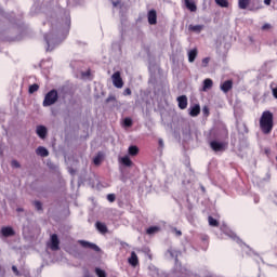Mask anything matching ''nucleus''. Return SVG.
<instances>
[{"label": "nucleus", "instance_id": "20e7f679", "mask_svg": "<svg viewBox=\"0 0 277 277\" xmlns=\"http://www.w3.org/2000/svg\"><path fill=\"white\" fill-rule=\"evenodd\" d=\"M79 246L81 248H85L87 250H94V252H101V248L96 246V243L90 242L88 240H78Z\"/></svg>", "mask_w": 277, "mask_h": 277}, {"label": "nucleus", "instance_id": "0eeeda50", "mask_svg": "<svg viewBox=\"0 0 277 277\" xmlns=\"http://www.w3.org/2000/svg\"><path fill=\"white\" fill-rule=\"evenodd\" d=\"M128 263L132 267H137V265H140V259L137 258V253H135V251L131 252V255L128 259Z\"/></svg>", "mask_w": 277, "mask_h": 277}, {"label": "nucleus", "instance_id": "c85d7f7f", "mask_svg": "<svg viewBox=\"0 0 277 277\" xmlns=\"http://www.w3.org/2000/svg\"><path fill=\"white\" fill-rule=\"evenodd\" d=\"M101 161H102L101 155L95 156L93 159L94 166H101Z\"/></svg>", "mask_w": 277, "mask_h": 277}, {"label": "nucleus", "instance_id": "9d476101", "mask_svg": "<svg viewBox=\"0 0 277 277\" xmlns=\"http://www.w3.org/2000/svg\"><path fill=\"white\" fill-rule=\"evenodd\" d=\"M36 133L41 140H44L49 133V130H47V127L44 126H37Z\"/></svg>", "mask_w": 277, "mask_h": 277}, {"label": "nucleus", "instance_id": "e433bc0d", "mask_svg": "<svg viewBox=\"0 0 277 277\" xmlns=\"http://www.w3.org/2000/svg\"><path fill=\"white\" fill-rule=\"evenodd\" d=\"M12 271L15 274V276H21V273L18 272V268L16 266H12Z\"/></svg>", "mask_w": 277, "mask_h": 277}, {"label": "nucleus", "instance_id": "5701e85b", "mask_svg": "<svg viewBox=\"0 0 277 277\" xmlns=\"http://www.w3.org/2000/svg\"><path fill=\"white\" fill-rule=\"evenodd\" d=\"M40 90V85L38 83H34L29 87L28 92L29 94H34L35 92H38Z\"/></svg>", "mask_w": 277, "mask_h": 277}, {"label": "nucleus", "instance_id": "f704fd0d", "mask_svg": "<svg viewBox=\"0 0 277 277\" xmlns=\"http://www.w3.org/2000/svg\"><path fill=\"white\" fill-rule=\"evenodd\" d=\"M132 92L129 88L123 91V96H131Z\"/></svg>", "mask_w": 277, "mask_h": 277}, {"label": "nucleus", "instance_id": "a878e982", "mask_svg": "<svg viewBox=\"0 0 277 277\" xmlns=\"http://www.w3.org/2000/svg\"><path fill=\"white\" fill-rule=\"evenodd\" d=\"M159 227L158 226H151L149 228H147L146 233L147 235H155V233H158Z\"/></svg>", "mask_w": 277, "mask_h": 277}, {"label": "nucleus", "instance_id": "ea45409f", "mask_svg": "<svg viewBox=\"0 0 277 277\" xmlns=\"http://www.w3.org/2000/svg\"><path fill=\"white\" fill-rule=\"evenodd\" d=\"M203 114H205V116H209V108L208 107H203Z\"/></svg>", "mask_w": 277, "mask_h": 277}, {"label": "nucleus", "instance_id": "412c9836", "mask_svg": "<svg viewBox=\"0 0 277 277\" xmlns=\"http://www.w3.org/2000/svg\"><path fill=\"white\" fill-rule=\"evenodd\" d=\"M189 31H195V34H200V31H202V29H205L203 25H190L188 27Z\"/></svg>", "mask_w": 277, "mask_h": 277}, {"label": "nucleus", "instance_id": "7c9ffc66", "mask_svg": "<svg viewBox=\"0 0 277 277\" xmlns=\"http://www.w3.org/2000/svg\"><path fill=\"white\" fill-rule=\"evenodd\" d=\"M209 62H211V58H209V57H205V58L202 60V66H203V68H207V66H209Z\"/></svg>", "mask_w": 277, "mask_h": 277}, {"label": "nucleus", "instance_id": "f03ea898", "mask_svg": "<svg viewBox=\"0 0 277 277\" xmlns=\"http://www.w3.org/2000/svg\"><path fill=\"white\" fill-rule=\"evenodd\" d=\"M58 98L60 95L57 94V90L52 89L45 94L42 105L43 107H51V105H55Z\"/></svg>", "mask_w": 277, "mask_h": 277}, {"label": "nucleus", "instance_id": "c9c22d12", "mask_svg": "<svg viewBox=\"0 0 277 277\" xmlns=\"http://www.w3.org/2000/svg\"><path fill=\"white\" fill-rule=\"evenodd\" d=\"M267 29H272V25H271V24H264V25L262 26V30H263V31H265V30H267Z\"/></svg>", "mask_w": 277, "mask_h": 277}, {"label": "nucleus", "instance_id": "2eb2a0df", "mask_svg": "<svg viewBox=\"0 0 277 277\" xmlns=\"http://www.w3.org/2000/svg\"><path fill=\"white\" fill-rule=\"evenodd\" d=\"M36 155L39 157H49V149L47 147L39 146L36 149Z\"/></svg>", "mask_w": 277, "mask_h": 277}, {"label": "nucleus", "instance_id": "f257e3e1", "mask_svg": "<svg viewBox=\"0 0 277 277\" xmlns=\"http://www.w3.org/2000/svg\"><path fill=\"white\" fill-rule=\"evenodd\" d=\"M260 129L264 135H269L274 131V114L272 111L265 110L262 113Z\"/></svg>", "mask_w": 277, "mask_h": 277}, {"label": "nucleus", "instance_id": "f3484780", "mask_svg": "<svg viewBox=\"0 0 277 277\" xmlns=\"http://www.w3.org/2000/svg\"><path fill=\"white\" fill-rule=\"evenodd\" d=\"M95 227L100 233H102V235H105L108 230L107 225H105V223H102L98 221L95 223Z\"/></svg>", "mask_w": 277, "mask_h": 277}, {"label": "nucleus", "instance_id": "393cba45", "mask_svg": "<svg viewBox=\"0 0 277 277\" xmlns=\"http://www.w3.org/2000/svg\"><path fill=\"white\" fill-rule=\"evenodd\" d=\"M216 5L220 8H228V0H215Z\"/></svg>", "mask_w": 277, "mask_h": 277}, {"label": "nucleus", "instance_id": "79ce46f5", "mask_svg": "<svg viewBox=\"0 0 277 277\" xmlns=\"http://www.w3.org/2000/svg\"><path fill=\"white\" fill-rule=\"evenodd\" d=\"M158 144H159V146L161 147V148H163V140H159V142H158Z\"/></svg>", "mask_w": 277, "mask_h": 277}, {"label": "nucleus", "instance_id": "423d86ee", "mask_svg": "<svg viewBox=\"0 0 277 277\" xmlns=\"http://www.w3.org/2000/svg\"><path fill=\"white\" fill-rule=\"evenodd\" d=\"M50 250L53 252H57V250H60V238L57 237V234L51 235Z\"/></svg>", "mask_w": 277, "mask_h": 277}, {"label": "nucleus", "instance_id": "58836bf2", "mask_svg": "<svg viewBox=\"0 0 277 277\" xmlns=\"http://www.w3.org/2000/svg\"><path fill=\"white\" fill-rule=\"evenodd\" d=\"M173 230H174L176 237H181V235H183V232H181L180 229L174 228Z\"/></svg>", "mask_w": 277, "mask_h": 277}, {"label": "nucleus", "instance_id": "a18cd8bd", "mask_svg": "<svg viewBox=\"0 0 277 277\" xmlns=\"http://www.w3.org/2000/svg\"><path fill=\"white\" fill-rule=\"evenodd\" d=\"M89 75H90V71H87V77H89Z\"/></svg>", "mask_w": 277, "mask_h": 277}, {"label": "nucleus", "instance_id": "cd10ccee", "mask_svg": "<svg viewBox=\"0 0 277 277\" xmlns=\"http://www.w3.org/2000/svg\"><path fill=\"white\" fill-rule=\"evenodd\" d=\"M123 124L124 127H133V120L131 118H126Z\"/></svg>", "mask_w": 277, "mask_h": 277}, {"label": "nucleus", "instance_id": "ddd939ff", "mask_svg": "<svg viewBox=\"0 0 277 277\" xmlns=\"http://www.w3.org/2000/svg\"><path fill=\"white\" fill-rule=\"evenodd\" d=\"M184 3L189 12H196V10H198V6H196V2H194V0H184Z\"/></svg>", "mask_w": 277, "mask_h": 277}, {"label": "nucleus", "instance_id": "1a4fd4ad", "mask_svg": "<svg viewBox=\"0 0 277 277\" xmlns=\"http://www.w3.org/2000/svg\"><path fill=\"white\" fill-rule=\"evenodd\" d=\"M147 19L149 25H157V11L155 9L148 11Z\"/></svg>", "mask_w": 277, "mask_h": 277}, {"label": "nucleus", "instance_id": "a211bd4d", "mask_svg": "<svg viewBox=\"0 0 277 277\" xmlns=\"http://www.w3.org/2000/svg\"><path fill=\"white\" fill-rule=\"evenodd\" d=\"M196 57H198V50L193 49L188 52V62L192 64L196 62Z\"/></svg>", "mask_w": 277, "mask_h": 277}, {"label": "nucleus", "instance_id": "6ab92c4d", "mask_svg": "<svg viewBox=\"0 0 277 277\" xmlns=\"http://www.w3.org/2000/svg\"><path fill=\"white\" fill-rule=\"evenodd\" d=\"M211 88H213V80H211L210 78L205 79L202 91L207 92V90H211Z\"/></svg>", "mask_w": 277, "mask_h": 277}, {"label": "nucleus", "instance_id": "bb28decb", "mask_svg": "<svg viewBox=\"0 0 277 277\" xmlns=\"http://www.w3.org/2000/svg\"><path fill=\"white\" fill-rule=\"evenodd\" d=\"M96 276L98 277H107V273L101 268H95Z\"/></svg>", "mask_w": 277, "mask_h": 277}, {"label": "nucleus", "instance_id": "4be33fe9", "mask_svg": "<svg viewBox=\"0 0 277 277\" xmlns=\"http://www.w3.org/2000/svg\"><path fill=\"white\" fill-rule=\"evenodd\" d=\"M121 163L126 166L127 168H131L133 166V161H131V158L129 156H124L121 158Z\"/></svg>", "mask_w": 277, "mask_h": 277}, {"label": "nucleus", "instance_id": "a19ab883", "mask_svg": "<svg viewBox=\"0 0 277 277\" xmlns=\"http://www.w3.org/2000/svg\"><path fill=\"white\" fill-rule=\"evenodd\" d=\"M265 5H272V0H264Z\"/></svg>", "mask_w": 277, "mask_h": 277}, {"label": "nucleus", "instance_id": "aec40b11", "mask_svg": "<svg viewBox=\"0 0 277 277\" xmlns=\"http://www.w3.org/2000/svg\"><path fill=\"white\" fill-rule=\"evenodd\" d=\"M239 10H248L250 8V0H238Z\"/></svg>", "mask_w": 277, "mask_h": 277}, {"label": "nucleus", "instance_id": "72a5a7b5", "mask_svg": "<svg viewBox=\"0 0 277 277\" xmlns=\"http://www.w3.org/2000/svg\"><path fill=\"white\" fill-rule=\"evenodd\" d=\"M273 85H274V83L271 84V90H272V92H273L274 98L277 100V87H276V88H272Z\"/></svg>", "mask_w": 277, "mask_h": 277}, {"label": "nucleus", "instance_id": "39448f33", "mask_svg": "<svg viewBox=\"0 0 277 277\" xmlns=\"http://www.w3.org/2000/svg\"><path fill=\"white\" fill-rule=\"evenodd\" d=\"M111 79H113V84L115 85V88H118V89L123 88L124 81H122L120 71H116L115 74H113Z\"/></svg>", "mask_w": 277, "mask_h": 277}, {"label": "nucleus", "instance_id": "37998d69", "mask_svg": "<svg viewBox=\"0 0 277 277\" xmlns=\"http://www.w3.org/2000/svg\"><path fill=\"white\" fill-rule=\"evenodd\" d=\"M17 212L18 213L23 212V208H17Z\"/></svg>", "mask_w": 277, "mask_h": 277}, {"label": "nucleus", "instance_id": "6e6552de", "mask_svg": "<svg viewBox=\"0 0 277 277\" xmlns=\"http://www.w3.org/2000/svg\"><path fill=\"white\" fill-rule=\"evenodd\" d=\"M1 235L2 237H14L16 232H14V228L11 226H4L1 228Z\"/></svg>", "mask_w": 277, "mask_h": 277}, {"label": "nucleus", "instance_id": "dca6fc26", "mask_svg": "<svg viewBox=\"0 0 277 277\" xmlns=\"http://www.w3.org/2000/svg\"><path fill=\"white\" fill-rule=\"evenodd\" d=\"M128 154L130 155V157H137V155H140V148L135 145H131L128 148Z\"/></svg>", "mask_w": 277, "mask_h": 277}, {"label": "nucleus", "instance_id": "7ed1b4c3", "mask_svg": "<svg viewBox=\"0 0 277 277\" xmlns=\"http://www.w3.org/2000/svg\"><path fill=\"white\" fill-rule=\"evenodd\" d=\"M210 148L214 153H224V150H226V143L212 141V142H210Z\"/></svg>", "mask_w": 277, "mask_h": 277}, {"label": "nucleus", "instance_id": "9b49d317", "mask_svg": "<svg viewBox=\"0 0 277 277\" xmlns=\"http://www.w3.org/2000/svg\"><path fill=\"white\" fill-rule=\"evenodd\" d=\"M221 90L224 94H228L233 90V80H226L221 84Z\"/></svg>", "mask_w": 277, "mask_h": 277}, {"label": "nucleus", "instance_id": "4468645a", "mask_svg": "<svg viewBox=\"0 0 277 277\" xmlns=\"http://www.w3.org/2000/svg\"><path fill=\"white\" fill-rule=\"evenodd\" d=\"M189 116H192V118H196L197 116H200V105L196 104L195 106L190 107Z\"/></svg>", "mask_w": 277, "mask_h": 277}, {"label": "nucleus", "instance_id": "f8f14e48", "mask_svg": "<svg viewBox=\"0 0 277 277\" xmlns=\"http://www.w3.org/2000/svg\"><path fill=\"white\" fill-rule=\"evenodd\" d=\"M180 109H187V95H181L176 98Z\"/></svg>", "mask_w": 277, "mask_h": 277}, {"label": "nucleus", "instance_id": "b1692460", "mask_svg": "<svg viewBox=\"0 0 277 277\" xmlns=\"http://www.w3.org/2000/svg\"><path fill=\"white\" fill-rule=\"evenodd\" d=\"M208 222H209L210 226H214V227L220 226V222L217 220L213 219V216H209Z\"/></svg>", "mask_w": 277, "mask_h": 277}, {"label": "nucleus", "instance_id": "4c0bfd02", "mask_svg": "<svg viewBox=\"0 0 277 277\" xmlns=\"http://www.w3.org/2000/svg\"><path fill=\"white\" fill-rule=\"evenodd\" d=\"M111 101H116V96L109 95V96L106 98V103H111Z\"/></svg>", "mask_w": 277, "mask_h": 277}, {"label": "nucleus", "instance_id": "473e14b6", "mask_svg": "<svg viewBox=\"0 0 277 277\" xmlns=\"http://www.w3.org/2000/svg\"><path fill=\"white\" fill-rule=\"evenodd\" d=\"M11 166L12 168H21V162H18L17 160H12Z\"/></svg>", "mask_w": 277, "mask_h": 277}, {"label": "nucleus", "instance_id": "c03bdc74", "mask_svg": "<svg viewBox=\"0 0 277 277\" xmlns=\"http://www.w3.org/2000/svg\"><path fill=\"white\" fill-rule=\"evenodd\" d=\"M249 10L252 12V11H254V9L253 8H249Z\"/></svg>", "mask_w": 277, "mask_h": 277}, {"label": "nucleus", "instance_id": "c756f323", "mask_svg": "<svg viewBox=\"0 0 277 277\" xmlns=\"http://www.w3.org/2000/svg\"><path fill=\"white\" fill-rule=\"evenodd\" d=\"M34 206H35V209H37V211H42V202L35 201Z\"/></svg>", "mask_w": 277, "mask_h": 277}, {"label": "nucleus", "instance_id": "2f4dec72", "mask_svg": "<svg viewBox=\"0 0 277 277\" xmlns=\"http://www.w3.org/2000/svg\"><path fill=\"white\" fill-rule=\"evenodd\" d=\"M107 200H108V202H115L116 201V195H114V194L107 195Z\"/></svg>", "mask_w": 277, "mask_h": 277}]
</instances>
